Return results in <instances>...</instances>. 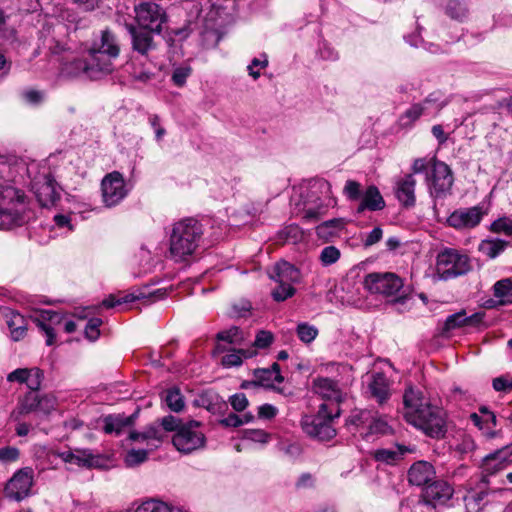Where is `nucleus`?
Masks as SVG:
<instances>
[{"label":"nucleus","mask_w":512,"mask_h":512,"mask_svg":"<svg viewBox=\"0 0 512 512\" xmlns=\"http://www.w3.org/2000/svg\"><path fill=\"white\" fill-rule=\"evenodd\" d=\"M385 207V201L379 189L370 185L364 191L360 204L357 207V213H362L366 209L370 211L382 210Z\"/></svg>","instance_id":"obj_29"},{"label":"nucleus","mask_w":512,"mask_h":512,"mask_svg":"<svg viewBox=\"0 0 512 512\" xmlns=\"http://www.w3.org/2000/svg\"><path fill=\"white\" fill-rule=\"evenodd\" d=\"M6 317L11 339L13 341H20L23 339L27 332L25 318L21 314L13 311L10 312Z\"/></svg>","instance_id":"obj_31"},{"label":"nucleus","mask_w":512,"mask_h":512,"mask_svg":"<svg viewBox=\"0 0 512 512\" xmlns=\"http://www.w3.org/2000/svg\"><path fill=\"white\" fill-rule=\"evenodd\" d=\"M404 418L431 438H443L447 432L446 413L426 400L422 392L408 387L403 395Z\"/></svg>","instance_id":"obj_3"},{"label":"nucleus","mask_w":512,"mask_h":512,"mask_svg":"<svg viewBox=\"0 0 512 512\" xmlns=\"http://www.w3.org/2000/svg\"><path fill=\"white\" fill-rule=\"evenodd\" d=\"M294 293L295 289L292 285L278 283V287L272 291L271 295L275 301L281 302L292 297Z\"/></svg>","instance_id":"obj_52"},{"label":"nucleus","mask_w":512,"mask_h":512,"mask_svg":"<svg viewBox=\"0 0 512 512\" xmlns=\"http://www.w3.org/2000/svg\"><path fill=\"white\" fill-rule=\"evenodd\" d=\"M254 419L251 413H245L241 416L231 413L227 417L220 420V424L225 427H239L241 425L250 423Z\"/></svg>","instance_id":"obj_44"},{"label":"nucleus","mask_w":512,"mask_h":512,"mask_svg":"<svg viewBox=\"0 0 512 512\" xmlns=\"http://www.w3.org/2000/svg\"><path fill=\"white\" fill-rule=\"evenodd\" d=\"M59 457L65 462L79 467L92 468L100 465V457L89 449H74L63 451Z\"/></svg>","instance_id":"obj_22"},{"label":"nucleus","mask_w":512,"mask_h":512,"mask_svg":"<svg viewBox=\"0 0 512 512\" xmlns=\"http://www.w3.org/2000/svg\"><path fill=\"white\" fill-rule=\"evenodd\" d=\"M512 290V280L505 278L497 281L493 286L494 296L496 298H503Z\"/></svg>","instance_id":"obj_57"},{"label":"nucleus","mask_w":512,"mask_h":512,"mask_svg":"<svg viewBox=\"0 0 512 512\" xmlns=\"http://www.w3.org/2000/svg\"><path fill=\"white\" fill-rule=\"evenodd\" d=\"M138 417V411L133 414L127 416L125 414H111L107 415L103 419V429L107 434H116L120 435L127 430H130L132 426L135 424V421Z\"/></svg>","instance_id":"obj_23"},{"label":"nucleus","mask_w":512,"mask_h":512,"mask_svg":"<svg viewBox=\"0 0 512 512\" xmlns=\"http://www.w3.org/2000/svg\"><path fill=\"white\" fill-rule=\"evenodd\" d=\"M135 512H172V508L160 500L149 499L142 502Z\"/></svg>","instance_id":"obj_41"},{"label":"nucleus","mask_w":512,"mask_h":512,"mask_svg":"<svg viewBox=\"0 0 512 512\" xmlns=\"http://www.w3.org/2000/svg\"><path fill=\"white\" fill-rule=\"evenodd\" d=\"M411 451L407 446L395 444L392 447L375 449L371 456L379 464L396 465Z\"/></svg>","instance_id":"obj_25"},{"label":"nucleus","mask_w":512,"mask_h":512,"mask_svg":"<svg viewBox=\"0 0 512 512\" xmlns=\"http://www.w3.org/2000/svg\"><path fill=\"white\" fill-rule=\"evenodd\" d=\"M312 389L323 399L331 401V403H327L330 406L329 410L335 411L339 408V403L342 401L344 394L336 381L319 377L314 379Z\"/></svg>","instance_id":"obj_19"},{"label":"nucleus","mask_w":512,"mask_h":512,"mask_svg":"<svg viewBox=\"0 0 512 512\" xmlns=\"http://www.w3.org/2000/svg\"><path fill=\"white\" fill-rule=\"evenodd\" d=\"M364 287L371 293L392 296L403 287V281L394 273H371L365 277Z\"/></svg>","instance_id":"obj_13"},{"label":"nucleus","mask_w":512,"mask_h":512,"mask_svg":"<svg viewBox=\"0 0 512 512\" xmlns=\"http://www.w3.org/2000/svg\"><path fill=\"white\" fill-rule=\"evenodd\" d=\"M34 484V471L31 467H24L16 471L6 483L4 495L6 498L20 502L31 495Z\"/></svg>","instance_id":"obj_12"},{"label":"nucleus","mask_w":512,"mask_h":512,"mask_svg":"<svg viewBox=\"0 0 512 512\" xmlns=\"http://www.w3.org/2000/svg\"><path fill=\"white\" fill-rule=\"evenodd\" d=\"M134 13L138 27L155 34L162 32L163 24L168 20L165 9L151 1H143L135 5Z\"/></svg>","instance_id":"obj_8"},{"label":"nucleus","mask_w":512,"mask_h":512,"mask_svg":"<svg viewBox=\"0 0 512 512\" xmlns=\"http://www.w3.org/2000/svg\"><path fill=\"white\" fill-rule=\"evenodd\" d=\"M269 277L277 283L292 285L300 280V272L291 263L280 261L269 271Z\"/></svg>","instance_id":"obj_27"},{"label":"nucleus","mask_w":512,"mask_h":512,"mask_svg":"<svg viewBox=\"0 0 512 512\" xmlns=\"http://www.w3.org/2000/svg\"><path fill=\"white\" fill-rule=\"evenodd\" d=\"M24 165L10 163L0 156V230H9L27 222V201L23 191L14 186Z\"/></svg>","instance_id":"obj_2"},{"label":"nucleus","mask_w":512,"mask_h":512,"mask_svg":"<svg viewBox=\"0 0 512 512\" xmlns=\"http://www.w3.org/2000/svg\"><path fill=\"white\" fill-rule=\"evenodd\" d=\"M439 100L440 98L437 93H431L424 99L423 102L413 104L409 109L405 111L401 117L403 125L412 124L422 115L438 113L444 105Z\"/></svg>","instance_id":"obj_18"},{"label":"nucleus","mask_w":512,"mask_h":512,"mask_svg":"<svg viewBox=\"0 0 512 512\" xmlns=\"http://www.w3.org/2000/svg\"><path fill=\"white\" fill-rule=\"evenodd\" d=\"M340 255V250L335 246H326L321 250L319 259L323 266H330L339 260Z\"/></svg>","instance_id":"obj_47"},{"label":"nucleus","mask_w":512,"mask_h":512,"mask_svg":"<svg viewBox=\"0 0 512 512\" xmlns=\"http://www.w3.org/2000/svg\"><path fill=\"white\" fill-rule=\"evenodd\" d=\"M470 269L469 257L458 250L447 248L437 255L436 272L442 280L466 274Z\"/></svg>","instance_id":"obj_7"},{"label":"nucleus","mask_w":512,"mask_h":512,"mask_svg":"<svg viewBox=\"0 0 512 512\" xmlns=\"http://www.w3.org/2000/svg\"><path fill=\"white\" fill-rule=\"evenodd\" d=\"M148 451L144 449H131L125 457V463L132 467L137 466L147 460Z\"/></svg>","instance_id":"obj_50"},{"label":"nucleus","mask_w":512,"mask_h":512,"mask_svg":"<svg viewBox=\"0 0 512 512\" xmlns=\"http://www.w3.org/2000/svg\"><path fill=\"white\" fill-rule=\"evenodd\" d=\"M268 60L264 57L263 60L254 58L251 63L248 65V73L253 79H258L260 77V69L267 67Z\"/></svg>","instance_id":"obj_61"},{"label":"nucleus","mask_w":512,"mask_h":512,"mask_svg":"<svg viewBox=\"0 0 512 512\" xmlns=\"http://www.w3.org/2000/svg\"><path fill=\"white\" fill-rule=\"evenodd\" d=\"M255 354L253 350L239 349L236 352L229 353L222 358V364L225 367L239 366L243 358H250Z\"/></svg>","instance_id":"obj_40"},{"label":"nucleus","mask_w":512,"mask_h":512,"mask_svg":"<svg viewBox=\"0 0 512 512\" xmlns=\"http://www.w3.org/2000/svg\"><path fill=\"white\" fill-rule=\"evenodd\" d=\"M102 324L100 318H91L85 327V336L90 341H95L100 335L99 327Z\"/></svg>","instance_id":"obj_56"},{"label":"nucleus","mask_w":512,"mask_h":512,"mask_svg":"<svg viewBox=\"0 0 512 512\" xmlns=\"http://www.w3.org/2000/svg\"><path fill=\"white\" fill-rule=\"evenodd\" d=\"M28 368H18L7 375V381L25 384L27 380Z\"/></svg>","instance_id":"obj_63"},{"label":"nucleus","mask_w":512,"mask_h":512,"mask_svg":"<svg viewBox=\"0 0 512 512\" xmlns=\"http://www.w3.org/2000/svg\"><path fill=\"white\" fill-rule=\"evenodd\" d=\"M444 9L451 19L463 21L468 15L465 0H444Z\"/></svg>","instance_id":"obj_36"},{"label":"nucleus","mask_w":512,"mask_h":512,"mask_svg":"<svg viewBox=\"0 0 512 512\" xmlns=\"http://www.w3.org/2000/svg\"><path fill=\"white\" fill-rule=\"evenodd\" d=\"M454 490L449 483L443 480L432 481L423 492V501H419L415 509L423 510V508L435 507L436 505L445 504L452 496Z\"/></svg>","instance_id":"obj_15"},{"label":"nucleus","mask_w":512,"mask_h":512,"mask_svg":"<svg viewBox=\"0 0 512 512\" xmlns=\"http://www.w3.org/2000/svg\"><path fill=\"white\" fill-rule=\"evenodd\" d=\"M408 482L414 486H428L435 478V469L427 461H417L408 470Z\"/></svg>","instance_id":"obj_21"},{"label":"nucleus","mask_w":512,"mask_h":512,"mask_svg":"<svg viewBox=\"0 0 512 512\" xmlns=\"http://www.w3.org/2000/svg\"><path fill=\"white\" fill-rule=\"evenodd\" d=\"M346 425L351 432L358 434L366 441L391 432V427L386 419L378 412L371 410H353L346 420Z\"/></svg>","instance_id":"obj_5"},{"label":"nucleus","mask_w":512,"mask_h":512,"mask_svg":"<svg viewBox=\"0 0 512 512\" xmlns=\"http://www.w3.org/2000/svg\"><path fill=\"white\" fill-rule=\"evenodd\" d=\"M303 237V232L298 225L291 224L280 232V238L285 242L296 243Z\"/></svg>","instance_id":"obj_48"},{"label":"nucleus","mask_w":512,"mask_h":512,"mask_svg":"<svg viewBox=\"0 0 512 512\" xmlns=\"http://www.w3.org/2000/svg\"><path fill=\"white\" fill-rule=\"evenodd\" d=\"M274 336L270 331L261 330L257 333L254 346L257 348H267L272 344Z\"/></svg>","instance_id":"obj_60"},{"label":"nucleus","mask_w":512,"mask_h":512,"mask_svg":"<svg viewBox=\"0 0 512 512\" xmlns=\"http://www.w3.org/2000/svg\"><path fill=\"white\" fill-rule=\"evenodd\" d=\"M298 338L304 343H311L318 335V329L308 323H299L296 328Z\"/></svg>","instance_id":"obj_43"},{"label":"nucleus","mask_w":512,"mask_h":512,"mask_svg":"<svg viewBox=\"0 0 512 512\" xmlns=\"http://www.w3.org/2000/svg\"><path fill=\"white\" fill-rule=\"evenodd\" d=\"M164 296H165V291L158 289V290H155L152 293H150L148 296H145L144 294L140 293L138 295L128 294L123 297H119V298H117V303L122 305V304H126V303H132L136 300H140V299H144V298L152 299L151 302H153L157 299H162Z\"/></svg>","instance_id":"obj_45"},{"label":"nucleus","mask_w":512,"mask_h":512,"mask_svg":"<svg viewBox=\"0 0 512 512\" xmlns=\"http://www.w3.org/2000/svg\"><path fill=\"white\" fill-rule=\"evenodd\" d=\"M184 424L185 423H182V421L178 417L168 415L161 419L159 426L162 429V431L165 433V432H172V431L177 432L179 430V427H181V425H184Z\"/></svg>","instance_id":"obj_55"},{"label":"nucleus","mask_w":512,"mask_h":512,"mask_svg":"<svg viewBox=\"0 0 512 512\" xmlns=\"http://www.w3.org/2000/svg\"><path fill=\"white\" fill-rule=\"evenodd\" d=\"M343 194L350 201H358L362 199L364 191L359 182L355 180H347L343 188Z\"/></svg>","instance_id":"obj_42"},{"label":"nucleus","mask_w":512,"mask_h":512,"mask_svg":"<svg viewBox=\"0 0 512 512\" xmlns=\"http://www.w3.org/2000/svg\"><path fill=\"white\" fill-rule=\"evenodd\" d=\"M244 438L258 443H267L269 434L260 429H248L244 431Z\"/></svg>","instance_id":"obj_59"},{"label":"nucleus","mask_w":512,"mask_h":512,"mask_svg":"<svg viewBox=\"0 0 512 512\" xmlns=\"http://www.w3.org/2000/svg\"><path fill=\"white\" fill-rule=\"evenodd\" d=\"M430 195L434 198H444L450 193L453 185V175L450 167L442 162L432 159L431 171L426 177Z\"/></svg>","instance_id":"obj_10"},{"label":"nucleus","mask_w":512,"mask_h":512,"mask_svg":"<svg viewBox=\"0 0 512 512\" xmlns=\"http://www.w3.org/2000/svg\"><path fill=\"white\" fill-rule=\"evenodd\" d=\"M165 402L170 410L180 412L184 408V399L178 388H171L166 391Z\"/></svg>","instance_id":"obj_38"},{"label":"nucleus","mask_w":512,"mask_h":512,"mask_svg":"<svg viewBox=\"0 0 512 512\" xmlns=\"http://www.w3.org/2000/svg\"><path fill=\"white\" fill-rule=\"evenodd\" d=\"M405 39L411 46H414L416 48L422 47L423 49L431 53H437L439 51L437 45L424 41L422 38L419 37L418 34L406 36Z\"/></svg>","instance_id":"obj_53"},{"label":"nucleus","mask_w":512,"mask_h":512,"mask_svg":"<svg viewBox=\"0 0 512 512\" xmlns=\"http://www.w3.org/2000/svg\"><path fill=\"white\" fill-rule=\"evenodd\" d=\"M329 408L330 406L327 403H322L317 415H306L302 418L301 426L308 436L319 441H329L336 435L332 420L340 416V409L337 408L333 411Z\"/></svg>","instance_id":"obj_6"},{"label":"nucleus","mask_w":512,"mask_h":512,"mask_svg":"<svg viewBox=\"0 0 512 512\" xmlns=\"http://www.w3.org/2000/svg\"><path fill=\"white\" fill-rule=\"evenodd\" d=\"M53 406V400L47 396L39 397L36 392L27 393L18 406L19 414H28L32 411H47Z\"/></svg>","instance_id":"obj_28"},{"label":"nucleus","mask_w":512,"mask_h":512,"mask_svg":"<svg viewBox=\"0 0 512 512\" xmlns=\"http://www.w3.org/2000/svg\"><path fill=\"white\" fill-rule=\"evenodd\" d=\"M509 245L508 241L491 238L482 240L479 244V251L490 259H494L499 256Z\"/></svg>","instance_id":"obj_34"},{"label":"nucleus","mask_w":512,"mask_h":512,"mask_svg":"<svg viewBox=\"0 0 512 512\" xmlns=\"http://www.w3.org/2000/svg\"><path fill=\"white\" fill-rule=\"evenodd\" d=\"M197 401L200 406L213 413L219 411L221 407L226 406V402L213 391H205L199 396Z\"/></svg>","instance_id":"obj_37"},{"label":"nucleus","mask_w":512,"mask_h":512,"mask_svg":"<svg viewBox=\"0 0 512 512\" xmlns=\"http://www.w3.org/2000/svg\"><path fill=\"white\" fill-rule=\"evenodd\" d=\"M466 312L464 310L449 315L444 323V331H451L465 326Z\"/></svg>","instance_id":"obj_49"},{"label":"nucleus","mask_w":512,"mask_h":512,"mask_svg":"<svg viewBox=\"0 0 512 512\" xmlns=\"http://www.w3.org/2000/svg\"><path fill=\"white\" fill-rule=\"evenodd\" d=\"M19 458V450L16 447L6 446L0 448V462L4 464L17 461Z\"/></svg>","instance_id":"obj_58"},{"label":"nucleus","mask_w":512,"mask_h":512,"mask_svg":"<svg viewBox=\"0 0 512 512\" xmlns=\"http://www.w3.org/2000/svg\"><path fill=\"white\" fill-rule=\"evenodd\" d=\"M217 340L219 342H226L232 345H242L244 335L238 327H231L228 330L219 332L217 334ZM226 350L228 349L222 343L217 344L216 352L222 353Z\"/></svg>","instance_id":"obj_33"},{"label":"nucleus","mask_w":512,"mask_h":512,"mask_svg":"<svg viewBox=\"0 0 512 512\" xmlns=\"http://www.w3.org/2000/svg\"><path fill=\"white\" fill-rule=\"evenodd\" d=\"M102 197L105 206L113 207L120 203L128 194L123 175L117 171L107 174L101 183Z\"/></svg>","instance_id":"obj_14"},{"label":"nucleus","mask_w":512,"mask_h":512,"mask_svg":"<svg viewBox=\"0 0 512 512\" xmlns=\"http://www.w3.org/2000/svg\"><path fill=\"white\" fill-rule=\"evenodd\" d=\"M85 51L86 55L83 58H75L63 65L62 73L65 76L100 79L113 71L112 61L118 57L120 49L115 36L104 30L98 39L85 48Z\"/></svg>","instance_id":"obj_1"},{"label":"nucleus","mask_w":512,"mask_h":512,"mask_svg":"<svg viewBox=\"0 0 512 512\" xmlns=\"http://www.w3.org/2000/svg\"><path fill=\"white\" fill-rule=\"evenodd\" d=\"M345 222L341 218H334L323 222L316 228V234L319 238L329 240L330 238L338 235L344 229Z\"/></svg>","instance_id":"obj_35"},{"label":"nucleus","mask_w":512,"mask_h":512,"mask_svg":"<svg viewBox=\"0 0 512 512\" xmlns=\"http://www.w3.org/2000/svg\"><path fill=\"white\" fill-rule=\"evenodd\" d=\"M416 179L412 174L399 178L395 183V195L398 201L405 207H413L415 197Z\"/></svg>","instance_id":"obj_24"},{"label":"nucleus","mask_w":512,"mask_h":512,"mask_svg":"<svg viewBox=\"0 0 512 512\" xmlns=\"http://www.w3.org/2000/svg\"><path fill=\"white\" fill-rule=\"evenodd\" d=\"M490 230L494 233H503L505 235H512V218L501 217L495 220L490 227Z\"/></svg>","instance_id":"obj_51"},{"label":"nucleus","mask_w":512,"mask_h":512,"mask_svg":"<svg viewBox=\"0 0 512 512\" xmlns=\"http://www.w3.org/2000/svg\"><path fill=\"white\" fill-rule=\"evenodd\" d=\"M493 388L499 392H508L512 390V379L507 377H497L493 380Z\"/></svg>","instance_id":"obj_64"},{"label":"nucleus","mask_w":512,"mask_h":512,"mask_svg":"<svg viewBox=\"0 0 512 512\" xmlns=\"http://www.w3.org/2000/svg\"><path fill=\"white\" fill-rule=\"evenodd\" d=\"M505 465V457L502 456L501 452H497L486 456L482 464V469L484 473L482 481L484 483H488L487 477L504 469Z\"/></svg>","instance_id":"obj_32"},{"label":"nucleus","mask_w":512,"mask_h":512,"mask_svg":"<svg viewBox=\"0 0 512 512\" xmlns=\"http://www.w3.org/2000/svg\"><path fill=\"white\" fill-rule=\"evenodd\" d=\"M44 378L42 370L37 367L28 368L26 385L31 390L30 392H36L39 390L42 380Z\"/></svg>","instance_id":"obj_46"},{"label":"nucleus","mask_w":512,"mask_h":512,"mask_svg":"<svg viewBox=\"0 0 512 512\" xmlns=\"http://www.w3.org/2000/svg\"><path fill=\"white\" fill-rule=\"evenodd\" d=\"M200 423L197 421H189L179 427L174 434L172 442L175 448L184 454H190L205 445V436L199 430Z\"/></svg>","instance_id":"obj_9"},{"label":"nucleus","mask_w":512,"mask_h":512,"mask_svg":"<svg viewBox=\"0 0 512 512\" xmlns=\"http://www.w3.org/2000/svg\"><path fill=\"white\" fill-rule=\"evenodd\" d=\"M391 385L392 382L384 373H372L366 381L365 395L382 406L391 397Z\"/></svg>","instance_id":"obj_17"},{"label":"nucleus","mask_w":512,"mask_h":512,"mask_svg":"<svg viewBox=\"0 0 512 512\" xmlns=\"http://www.w3.org/2000/svg\"><path fill=\"white\" fill-rule=\"evenodd\" d=\"M203 236V227L194 218L176 222L169 238V252L176 262L185 261L193 255Z\"/></svg>","instance_id":"obj_4"},{"label":"nucleus","mask_w":512,"mask_h":512,"mask_svg":"<svg viewBox=\"0 0 512 512\" xmlns=\"http://www.w3.org/2000/svg\"><path fill=\"white\" fill-rule=\"evenodd\" d=\"M128 32L132 38V48L141 55H147L154 48L152 34L148 30L141 29L133 24L127 25Z\"/></svg>","instance_id":"obj_26"},{"label":"nucleus","mask_w":512,"mask_h":512,"mask_svg":"<svg viewBox=\"0 0 512 512\" xmlns=\"http://www.w3.org/2000/svg\"><path fill=\"white\" fill-rule=\"evenodd\" d=\"M144 432L146 434L145 437H147L148 439V446H150V450L157 448L160 445V443H162L165 437L164 432L156 423H153L146 427L144 429Z\"/></svg>","instance_id":"obj_39"},{"label":"nucleus","mask_w":512,"mask_h":512,"mask_svg":"<svg viewBox=\"0 0 512 512\" xmlns=\"http://www.w3.org/2000/svg\"><path fill=\"white\" fill-rule=\"evenodd\" d=\"M486 214L487 210L480 205L460 208L451 213L447 223L455 229H471L479 225Z\"/></svg>","instance_id":"obj_16"},{"label":"nucleus","mask_w":512,"mask_h":512,"mask_svg":"<svg viewBox=\"0 0 512 512\" xmlns=\"http://www.w3.org/2000/svg\"><path fill=\"white\" fill-rule=\"evenodd\" d=\"M62 317L59 313L52 310L36 311L33 316V321L45 333L46 344L51 346L55 342L54 325L61 323Z\"/></svg>","instance_id":"obj_20"},{"label":"nucleus","mask_w":512,"mask_h":512,"mask_svg":"<svg viewBox=\"0 0 512 512\" xmlns=\"http://www.w3.org/2000/svg\"><path fill=\"white\" fill-rule=\"evenodd\" d=\"M254 376L256 378V382H254V384H259L265 387H271L275 382L282 383L284 380L280 373V366L278 363H273L271 368L255 370Z\"/></svg>","instance_id":"obj_30"},{"label":"nucleus","mask_w":512,"mask_h":512,"mask_svg":"<svg viewBox=\"0 0 512 512\" xmlns=\"http://www.w3.org/2000/svg\"><path fill=\"white\" fill-rule=\"evenodd\" d=\"M31 189L42 207H54L60 200L62 188L50 173H41L34 177Z\"/></svg>","instance_id":"obj_11"},{"label":"nucleus","mask_w":512,"mask_h":512,"mask_svg":"<svg viewBox=\"0 0 512 512\" xmlns=\"http://www.w3.org/2000/svg\"><path fill=\"white\" fill-rule=\"evenodd\" d=\"M192 69L190 66H179L176 67L172 73L173 83L181 87L186 83L187 78L190 76Z\"/></svg>","instance_id":"obj_54"},{"label":"nucleus","mask_w":512,"mask_h":512,"mask_svg":"<svg viewBox=\"0 0 512 512\" xmlns=\"http://www.w3.org/2000/svg\"><path fill=\"white\" fill-rule=\"evenodd\" d=\"M230 404L234 410L241 412L248 406V399L244 393H236L230 397Z\"/></svg>","instance_id":"obj_62"}]
</instances>
